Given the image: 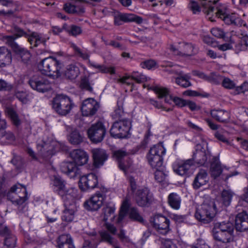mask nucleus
<instances>
[{"mask_svg": "<svg viewBox=\"0 0 248 248\" xmlns=\"http://www.w3.org/2000/svg\"><path fill=\"white\" fill-rule=\"evenodd\" d=\"M104 199L102 194L96 193L84 202V207L89 211L97 210L102 205Z\"/></svg>", "mask_w": 248, "mask_h": 248, "instance_id": "nucleus-19", "label": "nucleus"}, {"mask_svg": "<svg viewBox=\"0 0 248 248\" xmlns=\"http://www.w3.org/2000/svg\"><path fill=\"white\" fill-rule=\"evenodd\" d=\"M128 208L127 202L125 201L123 202L118 217V221H121L125 215Z\"/></svg>", "mask_w": 248, "mask_h": 248, "instance_id": "nucleus-56", "label": "nucleus"}, {"mask_svg": "<svg viewBox=\"0 0 248 248\" xmlns=\"http://www.w3.org/2000/svg\"><path fill=\"white\" fill-rule=\"evenodd\" d=\"M147 88L148 90L153 91L156 94H157L159 98L165 97V102L167 103H170V101L171 99L170 97L167 96L169 93L168 90L166 88H163L158 86H150L143 85V88Z\"/></svg>", "mask_w": 248, "mask_h": 248, "instance_id": "nucleus-25", "label": "nucleus"}, {"mask_svg": "<svg viewBox=\"0 0 248 248\" xmlns=\"http://www.w3.org/2000/svg\"><path fill=\"white\" fill-rule=\"evenodd\" d=\"M188 7L194 14H198L201 11L200 7L198 2L193 0L189 1Z\"/></svg>", "mask_w": 248, "mask_h": 248, "instance_id": "nucleus-53", "label": "nucleus"}, {"mask_svg": "<svg viewBox=\"0 0 248 248\" xmlns=\"http://www.w3.org/2000/svg\"><path fill=\"white\" fill-rule=\"evenodd\" d=\"M4 232L0 235L4 236L3 241L0 242V248H14L16 246V237L10 230Z\"/></svg>", "mask_w": 248, "mask_h": 248, "instance_id": "nucleus-22", "label": "nucleus"}, {"mask_svg": "<svg viewBox=\"0 0 248 248\" xmlns=\"http://www.w3.org/2000/svg\"><path fill=\"white\" fill-rule=\"evenodd\" d=\"M63 63H50V67L46 75L58 78L63 72Z\"/></svg>", "mask_w": 248, "mask_h": 248, "instance_id": "nucleus-30", "label": "nucleus"}, {"mask_svg": "<svg viewBox=\"0 0 248 248\" xmlns=\"http://www.w3.org/2000/svg\"><path fill=\"white\" fill-rule=\"evenodd\" d=\"M150 166L154 169H161L163 164V158L161 156H147Z\"/></svg>", "mask_w": 248, "mask_h": 248, "instance_id": "nucleus-35", "label": "nucleus"}, {"mask_svg": "<svg viewBox=\"0 0 248 248\" xmlns=\"http://www.w3.org/2000/svg\"><path fill=\"white\" fill-rule=\"evenodd\" d=\"M90 66L96 68L98 71L104 73H109L111 74H114L115 70L113 67H106L104 65L99 64L98 63H89Z\"/></svg>", "mask_w": 248, "mask_h": 248, "instance_id": "nucleus-42", "label": "nucleus"}, {"mask_svg": "<svg viewBox=\"0 0 248 248\" xmlns=\"http://www.w3.org/2000/svg\"><path fill=\"white\" fill-rule=\"evenodd\" d=\"M166 70L171 73H175L179 76L175 78V82L178 85L185 88L191 86V83L189 81L190 77L188 74H184L182 71L178 72L174 69L171 70L166 69Z\"/></svg>", "mask_w": 248, "mask_h": 248, "instance_id": "nucleus-24", "label": "nucleus"}, {"mask_svg": "<svg viewBox=\"0 0 248 248\" xmlns=\"http://www.w3.org/2000/svg\"><path fill=\"white\" fill-rule=\"evenodd\" d=\"M129 217L130 218L134 220L138 221L140 223H143L144 219L138 211L137 209L134 208L130 209L129 212Z\"/></svg>", "mask_w": 248, "mask_h": 248, "instance_id": "nucleus-48", "label": "nucleus"}, {"mask_svg": "<svg viewBox=\"0 0 248 248\" xmlns=\"http://www.w3.org/2000/svg\"><path fill=\"white\" fill-rule=\"evenodd\" d=\"M222 85L224 88L230 89L234 88L235 86L233 81L228 78H223Z\"/></svg>", "mask_w": 248, "mask_h": 248, "instance_id": "nucleus-55", "label": "nucleus"}, {"mask_svg": "<svg viewBox=\"0 0 248 248\" xmlns=\"http://www.w3.org/2000/svg\"><path fill=\"white\" fill-rule=\"evenodd\" d=\"M166 150L161 144H157L151 148L148 156H161L165 154Z\"/></svg>", "mask_w": 248, "mask_h": 248, "instance_id": "nucleus-38", "label": "nucleus"}, {"mask_svg": "<svg viewBox=\"0 0 248 248\" xmlns=\"http://www.w3.org/2000/svg\"><path fill=\"white\" fill-rule=\"evenodd\" d=\"M99 108V104L93 98H89L83 101L81 107L82 115L85 116L93 115Z\"/></svg>", "mask_w": 248, "mask_h": 248, "instance_id": "nucleus-17", "label": "nucleus"}, {"mask_svg": "<svg viewBox=\"0 0 248 248\" xmlns=\"http://www.w3.org/2000/svg\"><path fill=\"white\" fill-rule=\"evenodd\" d=\"M80 87L81 88L86 90L90 92L92 91V87L89 83V79L86 77H83L81 78Z\"/></svg>", "mask_w": 248, "mask_h": 248, "instance_id": "nucleus-52", "label": "nucleus"}, {"mask_svg": "<svg viewBox=\"0 0 248 248\" xmlns=\"http://www.w3.org/2000/svg\"><path fill=\"white\" fill-rule=\"evenodd\" d=\"M64 73L67 78L73 80L78 76L79 74V70L75 64L71 63L68 66Z\"/></svg>", "mask_w": 248, "mask_h": 248, "instance_id": "nucleus-32", "label": "nucleus"}, {"mask_svg": "<svg viewBox=\"0 0 248 248\" xmlns=\"http://www.w3.org/2000/svg\"><path fill=\"white\" fill-rule=\"evenodd\" d=\"M216 213L217 207L215 201L207 199L197 208L195 216L198 220L206 224L213 220Z\"/></svg>", "mask_w": 248, "mask_h": 248, "instance_id": "nucleus-3", "label": "nucleus"}, {"mask_svg": "<svg viewBox=\"0 0 248 248\" xmlns=\"http://www.w3.org/2000/svg\"><path fill=\"white\" fill-rule=\"evenodd\" d=\"M132 79L137 83H141L146 80V77L138 72H133L130 76Z\"/></svg>", "mask_w": 248, "mask_h": 248, "instance_id": "nucleus-50", "label": "nucleus"}, {"mask_svg": "<svg viewBox=\"0 0 248 248\" xmlns=\"http://www.w3.org/2000/svg\"><path fill=\"white\" fill-rule=\"evenodd\" d=\"M6 113L10 118L11 121L15 125L18 126L20 124V120L18 116V115L13 108H6Z\"/></svg>", "mask_w": 248, "mask_h": 248, "instance_id": "nucleus-40", "label": "nucleus"}, {"mask_svg": "<svg viewBox=\"0 0 248 248\" xmlns=\"http://www.w3.org/2000/svg\"><path fill=\"white\" fill-rule=\"evenodd\" d=\"M29 83L33 90L38 92L45 93L51 89L50 82L44 76H34L30 79Z\"/></svg>", "mask_w": 248, "mask_h": 248, "instance_id": "nucleus-11", "label": "nucleus"}, {"mask_svg": "<svg viewBox=\"0 0 248 248\" xmlns=\"http://www.w3.org/2000/svg\"><path fill=\"white\" fill-rule=\"evenodd\" d=\"M12 60L11 51L5 46H0V62H11Z\"/></svg>", "mask_w": 248, "mask_h": 248, "instance_id": "nucleus-37", "label": "nucleus"}, {"mask_svg": "<svg viewBox=\"0 0 248 248\" xmlns=\"http://www.w3.org/2000/svg\"><path fill=\"white\" fill-rule=\"evenodd\" d=\"M235 228L243 232L248 230V215L245 212L239 213L235 218Z\"/></svg>", "mask_w": 248, "mask_h": 248, "instance_id": "nucleus-23", "label": "nucleus"}, {"mask_svg": "<svg viewBox=\"0 0 248 248\" xmlns=\"http://www.w3.org/2000/svg\"><path fill=\"white\" fill-rule=\"evenodd\" d=\"M15 96L23 104H27L30 100L29 94L26 91H17L15 92Z\"/></svg>", "mask_w": 248, "mask_h": 248, "instance_id": "nucleus-44", "label": "nucleus"}, {"mask_svg": "<svg viewBox=\"0 0 248 248\" xmlns=\"http://www.w3.org/2000/svg\"><path fill=\"white\" fill-rule=\"evenodd\" d=\"M130 128L131 122L129 120H117L112 125L110 134L115 138H124L127 136Z\"/></svg>", "mask_w": 248, "mask_h": 248, "instance_id": "nucleus-7", "label": "nucleus"}, {"mask_svg": "<svg viewBox=\"0 0 248 248\" xmlns=\"http://www.w3.org/2000/svg\"><path fill=\"white\" fill-rule=\"evenodd\" d=\"M124 113L122 108H119L115 110L112 114L113 119H117L118 120L124 119L123 118V116Z\"/></svg>", "mask_w": 248, "mask_h": 248, "instance_id": "nucleus-59", "label": "nucleus"}, {"mask_svg": "<svg viewBox=\"0 0 248 248\" xmlns=\"http://www.w3.org/2000/svg\"><path fill=\"white\" fill-rule=\"evenodd\" d=\"M211 32L213 36L218 38H222L225 36L224 31L218 28H213L211 31Z\"/></svg>", "mask_w": 248, "mask_h": 248, "instance_id": "nucleus-57", "label": "nucleus"}, {"mask_svg": "<svg viewBox=\"0 0 248 248\" xmlns=\"http://www.w3.org/2000/svg\"><path fill=\"white\" fill-rule=\"evenodd\" d=\"M213 235L216 240L222 243H228L232 239L233 233H231L229 231L223 232L213 229Z\"/></svg>", "mask_w": 248, "mask_h": 248, "instance_id": "nucleus-29", "label": "nucleus"}, {"mask_svg": "<svg viewBox=\"0 0 248 248\" xmlns=\"http://www.w3.org/2000/svg\"><path fill=\"white\" fill-rule=\"evenodd\" d=\"M93 164L96 168L103 165L104 162L107 160L108 156L104 150L96 148L92 150Z\"/></svg>", "mask_w": 248, "mask_h": 248, "instance_id": "nucleus-20", "label": "nucleus"}, {"mask_svg": "<svg viewBox=\"0 0 248 248\" xmlns=\"http://www.w3.org/2000/svg\"><path fill=\"white\" fill-rule=\"evenodd\" d=\"M133 80H134L132 79L130 76H126L119 78L118 80V82L123 84H126L128 85H130L133 84Z\"/></svg>", "mask_w": 248, "mask_h": 248, "instance_id": "nucleus-62", "label": "nucleus"}, {"mask_svg": "<svg viewBox=\"0 0 248 248\" xmlns=\"http://www.w3.org/2000/svg\"><path fill=\"white\" fill-rule=\"evenodd\" d=\"M12 32L13 33V35L4 36L3 40L5 44L11 48L13 52L23 62L29 61L31 58V54L28 50L22 47L16 42L17 38L22 36L27 38L31 45V48L37 47L41 43L45 45L46 41L41 34L37 32H32L29 34L16 26H14L13 28Z\"/></svg>", "mask_w": 248, "mask_h": 248, "instance_id": "nucleus-1", "label": "nucleus"}, {"mask_svg": "<svg viewBox=\"0 0 248 248\" xmlns=\"http://www.w3.org/2000/svg\"><path fill=\"white\" fill-rule=\"evenodd\" d=\"M74 106L71 99L63 94L57 95L53 101V108L60 115H65L69 113Z\"/></svg>", "mask_w": 248, "mask_h": 248, "instance_id": "nucleus-6", "label": "nucleus"}, {"mask_svg": "<svg viewBox=\"0 0 248 248\" xmlns=\"http://www.w3.org/2000/svg\"><path fill=\"white\" fill-rule=\"evenodd\" d=\"M230 18L231 19V22H232V25L236 26H241L243 23V20L235 13L231 14Z\"/></svg>", "mask_w": 248, "mask_h": 248, "instance_id": "nucleus-49", "label": "nucleus"}, {"mask_svg": "<svg viewBox=\"0 0 248 248\" xmlns=\"http://www.w3.org/2000/svg\"><path fill=\"white\" fill-rule=\"evenodd\" d=\"M162 243L164 248H177L176 245L170 239H165Z\"/></svg>", "mask_w": 248, "mask_h": 248, "instance_id": "nucleus-64", "label": "nucleus"}, {"mask_svg": "<svg viewBox=\"0 0 248 248\" xmlns=\"http://www.w3.org/2000/svg\"><path fill=\"white\" fill-rule=\"evenodd\" d=\"M106 133L105 127L101 122L93 124L88 130L89 138L94 143L101 142L103 140Z\"/></svg>", "mask_w": 248, "mask_h": 248, "instance_id": "nucleus-10", "label": "nucleus"}, {"mask_svg": "<svg viewBox=\"0 0 248 248\" xmlns=\"http://www.w3.org/2000/svg\"><path fill=\"white\" fill-rule=\"evenodd\" d=\"M70 242H72V239L69 234H62L60 235L58 238V245H59Z\"/></svg>", "mask_w": 248, "mask_h": 248, "instance_id": "nucleus-54", "label": "nucleus"}, {"mask_svg": "<svg viewBox=\"0 0 248 248\" xmlns=\"http://www.w3.org/2000/svg\"><path fill=\"white\" fill-rule=\"evenodd\" d=\"M54 189L64 201L76 199L77 190L73 187H67L65 182L61 177L55 176L53 179Z\"/></svg>", "mask_w": 248, "mask_h": 248, "instance_id": "nucleus-4", "label": "nucleus"}, {"mask_svg": "<svg viewBox=\"0 0 248 248\" xmlns=\"http://www.w3.org/2000/svg\"><path fill=\"white\" fill-rule=\"evenodd\" d=\"M69 199L64 201L65 210L63 211L62 220L66 222L72 221L74 218L75 213L78 211V205L75 200Z\"/></svg>", "mask_w": 248, "mask_h": 248, "instance_id": "nucleus-14", "label": "nucleus"}, {"mask_svg": "<svg viewBox=\"0 0 248 248\" xmlns=\"http://www.w3.org/2000/svg\"><path fill=\"white\" fill-rule=\"evenodd\" d=\"M98 184L97 176L91 173L80 177L79 186L82 190H86L95 188Z\"/></svg>", "mask_w": 248, "mask_h": 248, "instance_id": "nucleus-18", "label": "nucleus"}, {"mask_svg": "<svg viewBox=\"0 0 248 248\" xmlns=\"http://www.w3.org/2000/svg\"><path fill=\"white\" fill-rule=\"evenodd\" d=\"M210 114L213 119L220 123H227L230 119L229 112L223 109H213Z\"/></svg>", "mask_w": 248, "mask_h": 248, "instance_id": "nucleus-26", "label": "nucleus"}, {"mask_svg": "<svg viewBox=\"0 0 248 248\" xmlns=\"http://www.w3.org/2000/svg\"><path fill=\"white\" fill-rule=\"evenodd\" d=\"M140 66L148 70H155L158 67L157 63H140Z\"/></svg>", "mask_w": 248, "mask_h": 248, "instance_id": "nucleus-63", "label": "nucleus"}, {"mask_svg": "<svg viewBox=\"0 0 248 248\" xmlns=\"http://www.w3.org/2000/svg\"><path fill=\"white\" fill-rule=\"evenodd\" d=\"M168 203L172 208L178 210L180 207L181 198L177 193H171L168 197Z\"/></svg>", "mask_w": 248, "mask_h": 248, "instance_id": "nucleus-31", "label": "nucleus"}, {"mask_svg": "<svg viewBox=\"0 0 248 248\" xmlns=\"http://www.w3.org/2000/svg\"><path fill=\"white\" fill-rule=\"evenodd\" d=\"M115 208L113 206H107L103 208L104 220L106 221L110 218V219L114 217Z\"/></svg>", "mask_w": 248, "mask_h": 248, "instance_id": "nucleus-46", "label": "nucleus"}, {"mask_svg": "<svg viewBox=\"0 0 248 248\" xmlns=\"http://www.w3.org/2000/svg\"><path fill=\"white\" fill-rule=\"evenodd\" d=\"M207 173L205 170H201L198 173L193 182L194 189H197L208 182Z\"/></svg>", "mask_w": 248, "mask_h": 248, "instance_id": "nucleus-28", "label": "nucleus"}, {"mask_svg": "<svg viewBox=\"0 0 248 248\" xmlns=\"http://www.w3.org/2000/svg\"><path fill=\"white\" fill-rule=\"evenodd\" d=\"M37 66L42 74L46 75L50 67V63H38Z\"/></svg>", "mask_w": 248, "mask_h": 248, "instance_id": "nucleus-60", "label": "nucleus"}, {"mask_svg": "<svg viewBox=\"0 0 248 248\" xmlns=\"http://www.w3.org/2000/svg\"><path fill=\"white\" fill-rule=\"evenodd\" d=\"M8 199L16 206L22 205L28 199L25 186L17 184L11 187L7 194Z\"/></svg>", "mask_w": 248, "mask_h": 248, "instance_id": "nucleus-5", "label": "nucleus"}, {"mask_svg": "<svg viewBox=\"0 0 248 248\" xmlns=\"http://www.w3.org/2000/svg\"><path fill=\"white\" fill-rule=\"evenodd\" d=\"M170 50L174 55L183 58H187L195 55L198 51L193 44L186 42L179 43L177 47L171 45Z\"/></svg>", "mask_w": 248, "mask_h": 248, "instance_id": "nucleus-8", "label": "nucleus"}, {"mask_svg": "<svg viewBox=\"0 0 248 248\" xmlns=\"http://www.w3.org/2000/svg\"><path fill=\"white\" fill-rule=\"evenodd\" d=\"M142 18L134 14H123L116 12L114 15V23L116 26L122 25L124 22L133 21L138 24H140L142 22Z\"/></svg>", "mask_w": 248, "mask_h": 248, "instance_id": "nucleus-16", "label": "nucleus"}, {"mask_svg": "<svg viewBox=\"0 0 248 248\" xmlns=\"http://www.w3.org/2000/svg\"><path fill=\"white\" fill-rule=\"evenodd\" d=\"M71 132L68 136V140L72 144H78L82 141V137L76 129H71Z\"/></svg>", "mask_w": 248, "mask_h": 248, "instance_id": "nucleus-36", "label": "nucleus"}, {"mask_svg": "<svg viewBox=\"0 0 248 248\" xmlns=\"http://www.w3.org/2000/svg\"><path fill=\"white\" fill-rule=\"evenodd\" d=\"M232 194V192L227 190H224L221 194V200L222 203L225 206H227L230 205Z\"/></svg>", "mask_w": 248, "mask_h": 248, "instance_id": "nucleus-45", "label": "nucleus"}, {"mask_svg": "<svg viewBox=\"0 0 248 248\" xmlns=\"http://www.w3.org/2000/svg\"><path fill=\"white\" fill-rule=\"evenodd\" d=\"M193 161L190 159L177 160L173 164L172 168L176 174L182 176L188 177L193 172Z\"/></svg>", "mask_w": 248, "mask_h": 248, "instance_id": "nucleus-9", "label": "nucleus"}, {"mask_svg": "<svg viewBox=\"0 0 248 248\" xmlns=\"http://www.w3.org/2000/svg\"><path fill=\"white\" fill-rule=\"evenodd\" d=\"M90 235L91 238L85 240L82 248H96L98 242L95 239L96 233L93 232Z\"/></svg>", "mask_w": 248, "mask_h": 248, "instance_id": "nucleus-41", "label": "nucleus"}, {"mask_svg": "<svg viewBox=\"0 0 248 248\" xmlns=\"http://www.w3.org/2000/svg\"><path fill=\"white\" fill-rule=\"evenodd\" d=\"M222 170L223 169L219 158L217 156L213 157L210 168L211 176L214 178L219 177L222 173Z\"/></svg>", "mask_w": 248, "mask_h": 248, "instance_id": "nucleus-27", "label": "nucleus"}, {"mask_svg": "<svg viewBox=\"0 0 248 248\" xmlns=\"http://www.w3.org/2000/svg\"><path fill=\"white\" fill-rule=\"evenodd\" d=\"M154 228L159 233L166 234L170 231V220L165 217L157 215H155L151 220Z\"/></svg>", "mask_w": 248, "mask_h": 248, "instance_id": "nucleus-12", "label": "nucleus"}, {"mask_svg": "<svg viewBox=\"0 0 248 248\" xmlns=\"http://www.w3.org/2000/svg\"><path fill=\"white\" fill-rule=\"evenodd\" d=\"M73 48L77 53V55L81 57L84 61L88 60L89 58V54L86 51H82L75 45H73Z\"/></svg>", "mask_w": 248, "mask_h": 248, "instance_id": "nucleus-51", "label": "nucleus"}, {"mask_svg": "<svg viewBox=\"0 0 248 248\" xmlns=\"http://www.w3.org/2000/svg\"><path fill=\"white\" fill-rule=\"evenodd\" d=\"M213 229L223 232H229L233 233L234 227L233 224L230 222H217Z\"/></svg>", "mask_w": 248, "mask_h": 248, "instance_id": "nucleus-34", "label": "nucleus"}, {"mask_svg": "<svg viewBox=\"0 0 248 248\" xmlns=\"http://www.w3.org/2000/svg\"><path fill=\"white\" fill-rule=\"evenodd\" d=\"M54 146V144H48L44 143L41 146V149H40L42 155L44 157H47L54 155L57 151L56 149H53Z\"/></svg>", "mask_w": 248, "mask_h": 248, "instance_id": "nucleus-39", "label": "nucleus"}, {"mask_svg": "<svg viewBox=\"0 0 248 248\" xmlns=\"http://www.w3.org/2000/svg\"><path fill=\"white\" fill-rule=\"evenodd\" d=\"M113 158L118 162L120 169L125 171L130 167V163L124 164L123 163V160L128 157V153L125 150L119 149L115 150L113 152Z\"/></svg>", "mask_w": 248, "mask_h": 248, "instance_id": "nucleus-21", "label": "nucleus"}, {"mask_svg": "<svg viewBox=\"0 0 248 248\" xmlns=\"http://www.w3.org/2000/svg\"><path fill=\"white\" fill-rule=\"evenodd\" d=\"M156 170L155 172V180L158 182L163 181L166 178V174L160 169H156Z\"/></svg>", "mask_w": 248, "mask_h": 248, "instance_id": "nucleus-58", "label": "nucleus"}, {"mask_svg": "<svg viewBox=\"0 0 248 248\" xmlns=\"http://www.w3.org/2000/svg\"><path fill=\"white\" fill-rule=\"evenodd\" d=\"M223 77L215 73H212L209 76H207L206 80L215 84H219L222 83Z\"/></svg>", "mask_w": 248, "mask_h": 248, "instance_id": "nucleus-47", "label": "nucleus"}, {"mask_svg": "<svg viewBox=\"0 0 248 248\" xmlns=\"http://www.w3.org/2000/svg\"><path fill=\"white\" fill-rule=\"evenodd\" d=\"M210 156L209 152L206 150V148L202 144H198L196 146L195 151L191 159L199 166H203Z\"/></svg>", "mask_w": 248, "mask_h": 248, "instance_id": "nucleus-15", "label": "nucleus"}, {"mask_svg": "<svg viewBox=\"0 0 248 248\" xmlns=\"http://www.w3.org/2000/svg\"><path fill=\"white\" fill-rule=\"evenodd\" d=\"M101 240L98 241V243L101 241L105 242L111 245L114 246V241L113 238L110 235V234L106 231H101L99 232Z\"/></svg>", "mask_w": 248, "mask_h": 248, "instance_id": "nucleus-43", "label": "nucleus"}, {"mask_svg": "<svg viewBox=\"0 0 248 248\" xmlns=\"http://www.w3.org/2000/svg\"><path fill=\"white\" fill-rule=\"evenodd\" d=\"M63 29L69 35L73 36H77L82 32V30L80 27L76 25H68L66 24L63 25Z\"/></svg>", "mask_w": 248, "mask_h": 248, "instance_id": "nucleus-33", "label": "nucleus"}, {"mask_svg": "<svg viewBox=\"0 0 248 248\" xmlns=\"http://www.w3.org/2000/svg\"><path fill=\"white\" fill-rule=\"evenodd\" d=\"M133 195L136 203L140 206H147L153 200L152 194L147 188H139Z\"/></svg>", "mask_w": 248, "mask_h": 248, "instance_id": "nucleus-13", "label": "nucleus"}, {"mask_svg": "<svg viewBox=\"0 0 248 248\" xmlns=\"http://www.w3.org/2000/svg\"><path fill=\"white\" fill-rule=\"evenodd\" d=\"M70 156L74 162H63L61 169L69 177L74 178L80 175V170L77 165L82 166L87 163L89 157L85 152L80 149L74 150L70 153Z\"/></svg>", "mask_w": 248, "mask_h": 248, "instance_id": "nucleus-2", "label": "nucleus"}, {"mask_svg": "<svg viewBox=\"0 0 248 248\" xmlns=\"http://www.w3.org/2000/svg\"><path fill=\"white\" fill-rule=\"evenodd\" d=\"M129 182L131 190L133 194H134L138 189L140 188L137 185L136 179L134 177L132 176L129 177Z\"/></svg>", "mask_w": 248, "mask_h": 248, "instance_id": "nucleus-61", "label": "nucleus"}]
</instances>
